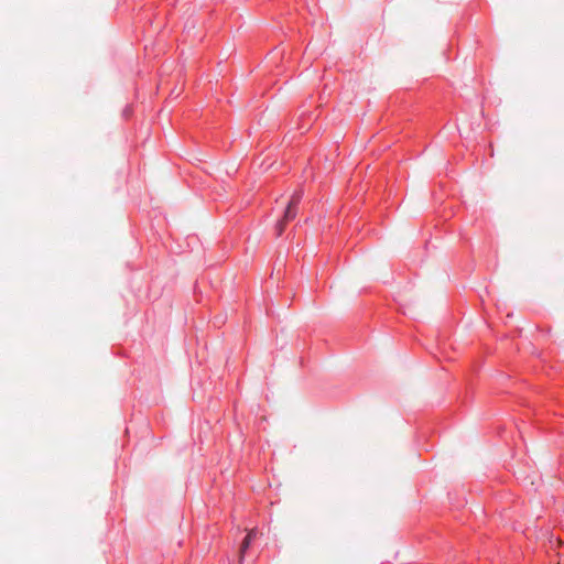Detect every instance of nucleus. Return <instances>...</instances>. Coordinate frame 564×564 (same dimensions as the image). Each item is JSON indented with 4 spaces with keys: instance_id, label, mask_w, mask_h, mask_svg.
Here are the masks:
<instances>
[{
    "instance_id": "1",
    "label": "nucleus",
    "mask_w": 564,
    "mask_h": 564,
    "mask_svg": "<svg viewBox=\"0 0 564 564\" xmlns=\"http://www.w3.org/2000/svg\"><path fill=\"white\" fill-rule=\"evenodd\" d=\"M301 198H302L301 192H296L293 194L291 200L289 202V204L286 206V209L284 212L282 220H280L275 226L278 236L282 235L285 224L295 218V216L297 214L296 207H297Z\"/></svg>"
},
{
    "instance_id": "2",
    "label": "nucleus",
    "mask_w": 564,
    "mask_h": 564,
    "mask_svg": "<svg viewBox=\"0 0 564 564\" xmlns=\"http://www.w3.org/2000/svg\"><path fill=\"white\" fill-rule=\"evenodd\" d=\"M250 543H251V541L247 538H245V540L242 541V544L240 546V552H239V562L240 563L243 561L245 553L248 550V547L250 546Z\"/></svg>"
},
{
    "instance_id": "3",
    "label": "nucleus",
    "mask_w": 564,
    "mask_h": 564,
    "mask_svg": "<svg viewBox=\"0 0 564 564\" xmlns=\"http://www.w3.org/2000/svg\"><path fill=\"white\" fill-rule=\"evenodd\" d=\"M256 534H257V533H256V529H251V530L248 532V534H247V536H246V538H247V539H249L250 541H252V540L254 539Z\"/></svg>"
}]
</instances>
